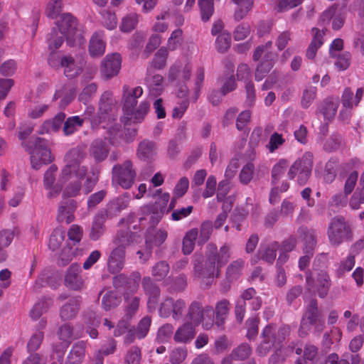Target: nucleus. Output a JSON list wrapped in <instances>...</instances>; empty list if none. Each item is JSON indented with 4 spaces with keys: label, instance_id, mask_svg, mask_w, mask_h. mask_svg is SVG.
I'll use <instances>...</instances> for the list:
<instances>
[{
    "label": "nucleus",
    "instance_id": "nucleus-54",
    "mask_svg": "<svg viewBox=\"0 0 364 364\" xmlns=\"http://www.w3.org/2000/svg\"><path fill=\"white\" fill-rule=\"evenodd\" d=\"M141 350L136 346H132L124 355V364H140Z\"/></svg>",
    "mask_w": 364,
    "mask_h": 364
},
{
    "label": "nucleus",
    "instance_id": "nucleus-3",
    "mask_svg": "<svg viewBox=\"0 0 364 364\" xmlns=\"http://www.w3.org/2000/svg\"><path fill=\"white\" fill-rule=\"evenodd\" d=\"M186 321L191 322L194 326L200 324L205 330H210L214 326V310L210 305L203 306L197 300L191 302L188 306Z\"/></svg>",
    "mask_w": 364,
    "mask_h": 364
},
{
    "label": "nucleus",
    "instance_id": "nucleus-25",
    "mask_svg": "<svg viewBox=\"0 0 364 364\" xmlns=\"http://www.w3.org/2000/svg\"><path fill=\"white\" fill-rule=\"evenodd\" d=\"M81 301L80 296L70 299L60 309V316L61 319L67 321L74 318L80 309Z\"/></svg>",
    "mask_w": 364,
    "mask_h": 364
},
{
    "label": "nucleus",
    "instance_id": "nucleus-24",
    "mask_svg": "<svg viewBox=\"0 0 364 364\" xmlns=\"http://www.w3.org/2000/svg\"><path fill=\"white\" fill-rule=\"evenodd\" d=\"M86 350V343L83 341L75 343L68 354L65 360V364H81Z\"/></svg>",
    "mask_w": 364,
    "mask_h": 364
},
{
    "label": "nucleus",
    "instance_id": "nucleus-45",
    "mask_svg": "<svg viewBox=\"0 0 364 364\" xmlns=\"http://www.w3.org/2000/svg\"><path fill=\"white\" fill-rule=\"evenodd\" d=\"M274 60L270 58L269 60H263L257 67L255 74L256 81L262 80L269 73L274 66Z\"/></svg>",
    "mask_w": 364,
    "mask_h": 364
},
{
    "label": "nucleus",
    "instance_id": "nucleus-46",
    "mask_svg": "<svg viewBox=\"0 0 364 364\" xmlns=\"http://www.w3.org/2000/svg\"><path fill=\"white\" fill-rule=\"evenodd\" d=\"M168 55V49L165 47H161L154 55V58L150 63V67L157 70L164 68L166 66Z\"/></svg>",
    "mask_w": 364,
    "mask_h": 364
},
{
    "label": "nucleus",
    "instance_id": "nucleus-50",
    "mask_svg": "<svg viewBox=\"0 0 364 364\" xmlns=\"http://www.w3.org/2000/svg\"><path fill=\"white\" fill-rule=\"evenodd\" d=\"M120 303V298L113 291L106 292L102 296V305L105 310L109 311L117 307Z\"/></svg>",
    "mask_w": 364,
    "mask_h": 364
},
{
    "label": "nucleus",
    "instance_id": "nucleus-43",
    "mask_svg": "<svg viewBox=\"0 0 364 364\" xmlns=\"http://www.w3.org/2000/svg\"><path fill=\"white\" fill-rule=\"evenodd\" d=\"M272 46V42L271 41H267L265 45L258 46L253 53V60L258 61L263 55L264 56V60H269L270 58H273L274 60V54L270 51Z\"/></svg>",
    "mask_w": 364,
    "mask_h": 364
},
{
    "label": "nucleus",
    "instance_id": "nucleus-31",
    "mask_svg": "<svg viewBox=\"0 0 364 364\" xmlns=\"http://www.w3.org/2000/svg\"><path fill=\"white\" fill-rule=\"evenodd\" d=\"M232 1L237 6L234 13V18L240 21L252 10L255 0H232Z\"/></svg>",
    "mask_w": 364,
    "mask_h": 364
},
{
    "label": "nucleus",
    "instance_id": "nucleus-40",
    "mask_svg": "<svg viewBox=\"0 0 364 364\" xmlns=\"http://www.w3.org/2000/svg\"><path fill=\"white\" fill-rule=\"evenodd\" d=\"M141 279V275L140 272L137 271L132 272L127 284L123 289V296H133L139 289Z\"/></svg>",
    "mask_w": 364,
    "mask_h": 364
},
{
    "label": "nucleus",
    "instance_id": "nucleus-56",
    "mask_svg": "<svg viewBox=\"0 0 364 364\" xmlns=\"http://www.w3.org/2000/svg\"><path fill=\"white\" fill-rule=\"evenodd\" d=\"M201 18L203 21H208L214 12L213 0H198Z\"/></svg>",
    "mask_w": 364,
    "mask_h": 364
},
{
    "label": "nucleus",
    "instance_id": "nucleus-59",
    "mask_svg": "<svg viewBox=\"0 0 364 364\" xmlns=\"http://www.w3.org/2000/svg\"><path fill=\"white\" fill-rule=\"evenodd\" d=\"M183 31L181 28L174 30L168 39L167 49L175 50L181 46L183 42Z\"/></svg>",
    "mask_w": 364,
    "mask_h": 364
},
{
    "label": "nucleus",
    "instance_id": "nucleus-29",
    "mask_svg": "<svg viewBox=\"0 0 364 364\" xmlns=\"http://www.w3.org/2000/svg\"><path fill=\"white\" fill-rule=\"evenodd\" d=\"M60 64L62 68H64L65 75L68 77H75L82 72L81 68L75 65V60L70 55L63 56L60 59Z\"/></svg>",
    "mask_w": 364,
    "mask_h": 364
},
{
    "label": "nucleus",
    "instance_id": "nucleus-6",
    "mask_svg": "<svg viewBox=\"0 0 364 364\" xmlns=\"http://www.w3.org/2000/svg\"><path fill=\"white\" fill-rule=\"evenodd\" d=\"M313 164V154L309 151L304 153L289 167L287 172L288 178L294 180L296 177L298 184L304 186L311 175Z\"/></svg>",
    "mask_w": 364,
    "mask_h": 364
},
{
    "label": "nucleus",
    "instance_id": "nucleus-53",
    "mask_svg": "<svg viewBox=\"0 0 364 364\" xmlns=\"http://www.w3.org/2000/svg\"><path fill=\"white\" fill-rule=\"evenodd\" d=\"M44 338V333L42 331H36L28 341L26 348L28 352H36L39 349Z\"/></svg>",
    "mask_w": 364,
    "mask_h": 364
},
{
    "label": "nucleus",
    "instance_id": "nucleus-30",
    "mask_svg": "<svg viewBox=\"0 0 364 364\" xmlns=\"http://www.w3.org/2000/svg\"><path fill=\"white\" fill-rule=\"evenodd\" d=\"M112 99L111 97V94L109 92H104L99 102V113H100V119L97 122L98 124H100L103 121H105L107 115L112 110Z\"/></svg>",
    "mask_w": 364,
    "mask_h": 364
},
{
    "label": "nucleus",
    "instance_id": "nucleus-55",
    "mask_svg": "<svg viewBox=\"0 0 364 364\" xmlns=\"http://www.w3.org/2000/svg\"><path fill=\"white\" fill-rule=\"evenodd\" d=\"M62 0H50L47 4L46 13L48 18L55 19L63 9Z\"/></svg>",
    "mask_w": 364,
    "mask_h": 364
},
{
    "label": "nucleus",
    "instance_id": "nucleus-9",
    "mask_svg": "<svg viewBox=\"0 0 364 364\" xmlns=\"http://www.w3.org/2000/svg\"><path fill=\"white\" fill-rule=\"evenodd\" d=\"M136 171L131 160H125L122 164H116L112 169V181L124 189H129L134 185Z\"/></svg>",
    "mask_w": 364,
    "mask_h": 364
},
{
    "label": "nucleus",
    "instance_id": "nucleus-60",
    "mask_svg": "<svg viewBox=\"0 0 364 364\" xmlns=\"http://www.w3.org/2000/svg\"><path fill=\"white\" fill-rule=\"evenodd\" d=\"M316 93L317 89L313 86L304 90L301 100V105L304 109H307L310 107L316 97Z\"/></svg>",
    "mask_w": 364,
    "mask_h": 364
},
{
    "label": "nucleus",
    "instance_id": "nucleus-39",
    "mask_svg": "<svg viewBox=\"0 0 364 364\" xmlns=\"http://www.w3.org/2000/svg\"><path fill=\"white\" fill-rule=\"evenodd\" d=\"M124 299L125 316L127 318L131 319L139 309L141 299L139 296H125Z\"/></svg>",
    "mask_w": 364,
    "mask_h": 364
},
{
    "label": "nucleus",
    "instance_id": "nucleus-18",
    "mask_svg": "<svg viewBox=\"0 0 364 364\" xmlns=\"http://www.w3.org/2000/svg\"><path fill=\"white\" fill-rule=\"evenodd\" d=\"M196 327L191 322L185 321L180 325L173 334V340L176 343H189L196 335Z\"/></svg>",
    "mask_w": 364,
    "mask_h": 364
},
{
    "label": "nucleus",
    "instance_id": "nucleus-37",
    "mask_svg": "<svg viewBox=\"0 0 364 364\" xmlns=\"http://www.w3.org/2000/svg\"><path fill=\"white\" fill-rule=\"evenodd\" d=\"M84 119L79 116H73L68 117L64 122L63 127V134L65 136H70L77 132L82 127Z\"/></svg>",
    "mask_w": 364,
    "mask_h": 364
},
{
    "label": "nucleus",
    "instance_id": "nucleus-42",
    "mask_svg": "<svg viewBox=\"0 0 364 364\" xmlns=\"http://www.w3.org/2000/svg\"><path fill=\"white\" fill-rule=\"evenodd\" d=\"M65 37L66 35L60 33L56 28L52 29L48 38V49L51 53H54L62 46Z\"/></svg>",
    "mask_w": 364,
    "mask_h": 364
},
{
    "label": "nucleus",
    "instance_id": "nucleus-16",
    "mask_svg": "<svg viewBox=\"0 0 364 364\" xmlns=\"http://www.w3.org/2000/svg\"><path fill=\"white\" fill-rule=\"evenodd\" d=\"M81 273L82 269L79 264H71L65 275V285L72 290H81L84 287V281Z\"/></svg>",
    "mask_w": 364,
    "mask_h": 364
},
{
    "label": "nucleus",
    "instance_id": "nucleus-4",
    "mask_svg": "<svg viewBox=\"0 0 364 364\" xmlns=\"http://www.w3.org/2000/svg\"><path fill=\"white\" fill-rule=\"evenodd\" d=\"M327 236L329 243L335 247L344 242L353 240V230L349 223L343 216H335L331 219L328 228Z\"/></svg>",
    "mask_w": 364,
    "mask_h": 364
},
{
    "label": "nucleus",
    "instance_id": "nucleus-21",
    "mask_svg": "<svg viewBox=\"0 0 364 364\" xmlns=\"http://www.w3.org/2000/svg\"><path fill=\"white\" fill-rule=\"evenodd\" d=\"M208 252L216 260L219 267H223L228 263L231 257V245L228 243L223 245L219 250L214 244H208Z\"/></svg>",
    "mask_w": 364,
    "mask_h": 364
},
{
    "label": "nucleus",
    "instance_id": "nucleus-48",
    "mask_svg": "<svg viewBox=\"0 0 364 364\" xmlns=\"http://www.w3.org/2000/svg\"><path fill=\"white\" fill-rule=\"evenodd\" d=\"M136 237V235L129 230H121L118 232L117 237L114 240V243L117 247H123L124 249L126 246L132 243Z\"/></svg>",
    "mask_w": 364,
    "mask_h": 364
},
{
    "label": "nucleus",
    "instance_id": "nucleus-5",
    "mask_svg": "<svg viewBox=\"0 0 364 364\" xmlns=\"http://www.w3.org/2000/svg\"><path fill=\"white\" fill-rule=\"evenodd\" d=\"M25 146L31 155V164L33 168L38 170L41 165L50 164L53 160L47 140L36 137Z\"/></svg>",
    "mask_w": 364,
    "mask_h": 364
},
{
    "label": "nucleus",
    "instance_id": "nucleus-19",
    "mask_svg": "<svg viewBox=\"0 0 364 364\" xmlns=\"http://www.w3.org/2000/svg\"><path fill=\"white\" fill-rule=\"evenodd\" d=\"M107 218V211L100 210L94 217L89 237L93 241L99 240L105 231V223Z\"/></svg>",
    "mask_w": 364,
    "mask_h": 364
},
{
    "label": "nucleus",
    "instance_id": "nucleus-12",
    "mask_svg": "<svg viewBox=\"0 0 364 364\" xmlns=\"http://www.w3.org/2000/svg\"><path fill=\"white\" fill-rule=\"evenodd\" d=\"M290 328L287 325L277 328L275 324L267 325L262 332V338H266L274 346H279L289 335Z\"/></svg>",
    "mask_w": 364,
    "mask_h": 364
},
{
    "label": "nucleus",
    "instance_id": "nucleus-52",
    "mask_svg": "<svg viewBox=\"0 0 364 364\" xmlns=\"http://www.w3.org/2000/svg\"><path fill=\"white\" fill-rule=\"evenodd\" d=\"M213 232V223L210 221H205L203 222L200 228V232L198 235V243L200 245H203L206 243Z\"/></svg>",
    "mask_w": 364,
    "mask_h": 364
},
{
    "label": "nucleus",
    "instance_id": "nucleus-8",
    "mask_svg": "<svg viewBox=\"0 0 364 364\" xmlns=\"http://www.w3.org/2000/svg\"><path fill=\"white\" fill-rule=\"evenodd\" d=\"M202 254L195 253L193 255L194 275L202 279L211 280L214 277H218L220 274L222 267H219L216 260L208 252L206 255L205 264Z\"/></svg>",
    "mask_w": 364,
    "mask_h": 364
},
{
    "label": "nucleus",
    "instance_id": "nucleus-27",
    "mask_svg": "<svg viewBox=\"0 0 364 364\" xmlns=\"http://www.w3.org/2000/svg\"><path fill=\"white\" fill-rule=\"evenodd\" d=\"M245 267V261L239 258L231 262L225 272V279L229 282H236L242 274Z\"/></svg>",
    "mask_w": 364,
    "mask_h": 364
},
{
    "label": "nucleus",
    "instance_id": "nucleus-20",
    "mask_svg": "<svg viewBox=\"0 0 364 364\" xmlns=\"http://www.w3.org/2000/svg\"><path fill=\"white\" fill-rule=\"evenodd\" d=\"M230 302L223 299L216 302L214 310V325L223 328L225 323L230 311Z\"/></svg>",
    "mask_w": 364,
    "mask_h": 364
},
{
    "label": "nucleus",
    "instance_id": "nucleus-44",
    "mask_svg": "<svg viewBox=\"0 0 364 364\" xmlns=\"http://www.w3.org/2000/svg\"><path fill=\"white\" fill-rule=\"evenodd\" d=\"M170 271L169 264L166 261H159L151 268V275L156 281H162Z\"/></svg>",
    "mask_w": 364,
    "mask_h": 364
},
{
    "label": "nucleus",
    "instance_id": "nucleus-11",
    "mask_svg": "<svg viewBox=\"0 0 364 364\" xmlns=\"http://www.w3.org/2000/svg\"><path fill=\"white\" fill-rule=\"evenodd\" d=\"M77 26L76 18L70 13L63 14L58 22L60 33L66 35L67 42L70 46L74 45L77 38L80 42L82 38L81 34L77 33Z\"/></svg>",
    "mask_w": 364,
    "mask_h": 364
},
{
    "label": "nucleus",
    "instance_id": "nucleus-28",
    "mask_svg": "<svg viewBox=\"0 0 364 364\" xmlns=\"http://www.w3.org/2000/svg\"><path fill=\"white\" fill-rule=\"evenodd\" d=\"M312 32L314 37L306 50V55L309 59H314L316 56L318 49L323 44V38L324 32L317 28H313Z\"/></svg>",
    "mask_w": 364,
    "mask_h": 364
},
{
    "label": "nucleus",
    "instance_id": "nucleus-10",
    "mask_svg": "<svg viewBox=\"0 0 364 364\" xmlns=\"http://www.w3.org/2000/svg\"><path fill=\"white\" fill-rule=\"evenodd\" d=\"M186 308L187 304L183 299L166 296L159 305V315L161 318L171 317L174 321H179L183 317Z\"/></svg>",
    "mask_w": 364,
    "mask_h": 364
},
{
    "label": "nucleus",
    "instance_id": "nucleus-1",
    "mask_svg": "<svg viewBox=\"0 0 364 364\" xmlns=\"http://www.w3.org/2000/svg\"><path fill=\"white\" fill-rule=\"evenodd\" d=\"M85 156L83 149L79 146L70 149L65 155V166L61 171V178L66 181L73 178L76 181L70 183L63 191V196L66 197H75L77 196L81 189V180L86 176L87 169L81 166V163Z\"/></svg>",
    "mask_w": 364,
    "mask_h": 364
},
{
    "label": "nucleus",
    "instance_id": "nucleus-51",
    "mask_svg": "<svg viewBox=\"0 0 364 364\" xmlns=\"http://www.w3.org/2000/svg\"><path fill=\"white\" fill-rule=\"evenodd\" d=\"M151 321L152 320L150 316H146L139 321L136 328H134L138 339H143L147 336L151 325Z\"/></svg>",
    "mask_w": 364,
    "mask_h": 364
},
{
    "label": "nucleus",
    "instance_id": "nucleus-15",
    "mask_svg": "<svg viewBox=\"0 0 364 364\" xmlns=\"http://www.w3.org/2000/svg\"><path fill=\"white\" fill-rule=\"evenodd\" d=\"M126 251L122 246L114 248L107 258V270L111 274L119 273L124 267Z\"/></svg>",
    "mask_w": 364,
    "mask_h": 364
},
{
    "label": "nucleus",
    "instance_id": "nucleus-26",
    "mask_svg": "<svg viewBox=\"0 0 364 364\" xmlns=\"http://www.w3.org/2000/svg\"><path fill=\"white\" fill-rule=\"evenodd\" d=\"M156 154V143L149 139L141 141L136 149V156L140 160H152Z\"/></svg>",
    "mask_w": 364,
    "mask_h": 364
},
{
    "label": "nucleus",
    "instance_id": "nucleus-62",
    "mask_svg": "<svg viewBox=\"0 0 364 364\" xmlns=\"http://www.w3.org/2000/svg\"><path fill=\"white\" fill-rule=\"evenodd\" d=\"M57 336L60 341L71 343L73 336V326L70 323H64L57 331Z\"/></svg>",
    "mask_w": 364,
    "mask_h": 364
},
{
    "label": "nucleus",
    "instance_id": "nucleus-23",
    "mask_svg": "<svg viewBox=\"0 0 364 364\" xmlns=\"http://www.w3.org/2000/svg\"><path fill=\"white\" fill-rule=\"evenodd\" d=\"M104 36L103 31H98L92 34L89 43V53L91 56L99 57L105 53L106 43Z\"/></svg>",
    "mask_w": 364,
    "mask_h": 364
},
{
    "label": "nucleus",
    "instance_id": "nucleus-2",
    "mask_svg": "<svg viewBox=\"0 0 364 364\" xmlns=\"http://www.w3.org/2000/svg\"><path fill=\"white\" fill-rule=\"evenodd\" d=\"M143 94V89L137 86L132 90L129 86H123V122L125 125H129L132 123H141L150 109V104L144 100L137 105V99Z\"/></svg>",
    "mask_w": 364,
    "mask_h": 364
},
{
    "label": "nucleus",
    "instance_id": "nucleus-63",
    "mask_svg": "<svg viewBox=\"0 0 364 364\" xmlns=\"http://www.w3.org/2000/svg\"><path fill=\"white\" fill-rule=\"evenodd\" d=\"M284 143L285 139L283 137L282 134L274 132L270 136L269 142L266 146L270 153H274Z\"/></svg>",
    "mask_w": 364,
    "mask_h": 364
},
{
    "label": "nucleus",
    "instance_id": "nucleus-22",
    "mask_svg": "<svg viewBox=\"0 0 364 364\" xmlns=\"http://www.w3.org/2000/svg\"><path fill=\"white\" fill-rule=\"evenodd\" d=\"M331 287V280L328 274L323 270L318 272L315 280V292L321 299L327 296Z\"/></svg>",
    "mask_w": 364,
    "mask_h": 364
},
{
    "label": "nucleus",
    "instance_id": "nucleus-35",
    "mask_svg": "<svg viewBox=\"0 0 364 364\" xmlns=\"http://www.w3.org/2000/svg\"><path fill=\"white\" fill-rule=\"evenodd\" d=\"M289 166V161L285 159H281L275 164L271 171V183L276 185L284 175L287 167Z\"/></svg>",
    "mask_w": 364,
    "mask_h": 364
},
{
    "label": "nucleus",
    "instance_id": "nucleus-17",
    "mask_svg": "<svg viewBox=\"0 0 364 364\" xmlns=\"http://www.w3.org/2000/svg\"><path fill=\"white\" fill-rule=\"evenodd\" d=\"M77 208V203L73 199H68L60 202L57 214L58 223L69 224L75 220L74 213Z\"/></svg>",
    "mask_w": 364,
    "mask_h": 364
},
{
    "label": "nucleus",
    "instance_id": "nucleus-38",
    "mask_svg": "<svg viewBox=\"0 0 364 364\" xmlns=\"http://www.w3.org/2000/svg\"><path fill=\"white\" fill-rule=\"evenodd\" d=\"M219 80L222 83L220 92L223 96H225L228 93L232 92L237 87L232 70L228 73L224 74L223 76L219 78Z\"/></svg>",
    "mask_w": 364,
    "mask_h": 364
},
{
    "label": "nucleus",
    "instance_id": "nucleus-33",
    "mask_svg": "<svg viewBox=\"0 0 364 364\" xmlns=\"http://www.w3.org/2000/svg\"><path fill=\"white\" fill-rule=\"evenodd\" d=\"M90 154L97 161H104L108 154L105 143L101 139L95 140L90 147Z\"/></svg>",
    "mask_w": 364,
    "mask_h": 364
},
{
    "label": "nucleus",
    "instance_id": "nucleus-49",
    "mask_svg": "<svg viewBox=\"0 0 364 364\" xmlns=\"http://www.w3.org/2000/svg\"><path fill=\"white\" fill-rule=\"evenodd\" d=\"M338 160L336 158L330 159L326 164L323 178L326 182L331 183L336 176Z\"/></svg>",
    "mask_w": 364,
    "mask_h": 364
},
{
    "label": "nucleus",
    "instance_id": "nucleus-7",
    "mask_svg": "<svg viewBox=\"0 0 364 364\" xmlns=\"http://www.w3.org/2000/svg\"><path fill=\"white\" fill-rule=\"evenodd\" d=\"M314 325L317 332H321L324 328V321L321 318L318 302L316 299H311L306 307L299 328V336H307Z\"/></svg>",
    "mask_w": 364,
    "mask_h": 364
},
{
    "label": "nucleus",
    "instance_id": "nucleus-64",
    "mask_svg": "<svg viewBox=\"0 0 364 364\" xmlns=\"http://www.w3.org/2000/svg\"><path fill=\"white\" fill-rule=\"evenodd\" d=\"M354 94L350 87H346L341 95V103L346 109H352L354 107H357L358 104L354 102Z\"/></svg>",
    "mask_w": 364,
    "mask_h": 364
},
{
    "label": "nucleus",
    "instance_id": "nucleus-57",
    "mask_svg": "<svg viewBox=\"0 0 364 364\" xmlns=\"http://www.w3.org/2000/svg\"><path fill=\"white\" fill-rule=\"evenodd\" d=\"M102 16V23L108 30H113L117 28V18L116 14L108 10H103L100 12Z\"/></svg>",
    "mask_w": 364,
    "mask_h": 364
},
{
    "label": "nucleus",
    "instance_id": "nucleus-32",
    "mask_svg": "<svg viewBox=\"0 0 364 364\" xmlns=\"http://www.w3.org/2000/svg\"><path fill=\"white\" fill-rule=\"evenodd\" d=\"M338 107V102L337 100L326 99L321 104L319 112L323 115L325 119L330 121L333 119Z\"/></svg>",
    "mask_w": 364,
    "mask_h": 364
},
{
    "label": "nucleus",
    "instance_id": "nucleus-41",
    "mask_svg": "<svg viewBox=\"0 0 364 364\" xmlns=\"http://www.w3.org/2000/svg\"><path fill=\"white\" fill-rule=\"evenodd\" d=\"M280 245L278 242L269 244L264 249L259 250L261 259L269 264H272L275 260L277 252Z\"/></svg>",
    "mask_w": 364,
    "mask_h": 364
},
{
    "label": "nucleus",
    "instance_id": "nucleus-47",
    "mask_svg": "<svg viewBox=\"0 0 364 364\" xmlns=\"http://www.w3.org/2000/svg\"><path fill=\"white\" fill-rule=\"evenodd\" d=\"M139 15L136 13H130L122 18L119 28L122 32H131L137 26Z\"/></svg>",
    "mask_w": 364,
    "mask_h": 364
},
{
    "label": "nucleus",
    "instance_id": "nucleus-58",
    "mask_svg": "<svg viewBox=\"0 0 364 364\" xmlns=\"http://www.w3.org/2000/svg\"><path fill=\"white\" fill-rule=\"evenodd\" d=\"M174 327L171 323H165L157 331L156 339L160 343L168 342L173 335Z\"/></svg>",
    "mask_w": 364,
    "mask_h": 364
},
{
    "label": "nucleus",
    "instance_id": "nucleus-61",
    "mask_svg": "<svg viewBox=\"0 0 364 364\" xmlns=\"http://www.w3.org/2000/svg\"><path fill=\"white\" fill-rule=\"evenodd\" d=\"M231 44V36L230 33L222 32L215 40V48L220 53L225 52Z\"/></svg>",
    "mask_w": 364,
    "mask_h": 364
},
{
    "label": "nucleus",
    "instance_id": "nucleus-34",
    "mask_svg": "<svg viewBox=\"0 0 364 364\" xmlns=\"http://www.w3.org/2000/svg\"><path fill=\"white\" fill-rule=\"evenodd\" d=\"M198 235V230L196 228H193L186 233L182 243V252L184 255H190L193 251Z\"/></svg>",
    "mask_w": 364,
    "mask_h": 364
},
{
    "label": "nucleus",
    "instance_id": "nucleus-14",
    "mask_svg": "<svg viewBox=\"0 0 364 364\" xmlns=\"http://www.w3.org/2000/svg\"><path fill=\"white\" fill-rule=\"evenodd\" d=\"M122 65V58L119 53L107 55L102 60L101 73L106 79H109L117 75Z\"/></svg>",
    "mask_w": 364,
    "mask_h": 364
},
{
    "label": "nucleus",
    "instance_id": "nucleus-13",
    "mask_svg": "<svg viewBox=\"0 0 364 364\" xmlns=\"http://www.w3.org/2000/svg\"><path fill=\"white\" fill-rule=\"evenodd\" d=\"M141 286L145 295L147 296V309L149 311L156 309L161 296V289L150 277H144Z\"/></svg>",
    "mask_w": 364,
    "mask_h": 364
},
{
    "label": "nucleus",
    "instance_id": "nucleus-36",
    "mask_svg": "<svg viewBox=\"0 0 364 364\" xmlns=\"http://www.w3.org/2000/svg\"><path fill=\"white\" fill-rule=\"evenodd\" d=\"M188 178L186 176L181 178L173 189V197L169 204L168 210H171L175 207L176 198L184 196L188 189Z\"/></svg>",
    "mask_w": 364,
    "mask_h": 364
}]
</instances>
